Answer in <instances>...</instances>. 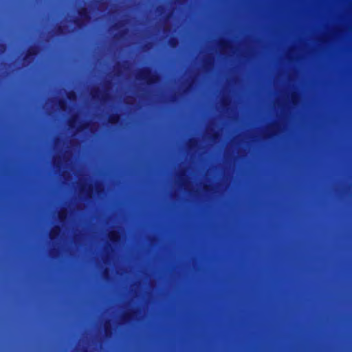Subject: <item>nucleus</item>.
<instances>
[{"mask_svg": "<svg viewBox=\"0 0 352 352\" xmlns=\"http://www.w3.org/2000/svg\"><path fill=\"white\" fill-rule=\"evenodd\" d=\"M60 230L61 229L60 226H56L55 227H54L50 232V239L54 240L56 239L59 236Z\"/></svg>", "mask_w": 352, "mask_h": 352, "instance_id": "8", "label": "nucleus"}, {"mask_svg": "<svg viewBox=\"0 0 352 352\" xmlns=\"http://www.w3.org/2000/svg\"><path fill=\"white\" fill-rule=\"evenodd\" d=\"M172 100L173 101H175L176 100V96L175 95L172 96Z\"/></svg>", "mask_w": 352, "mask_h": 352, "instance_id": "29", "label": "nucleus"}, {"mask_svg": "<svg viewBox=\"0 0 352 352\" xmlns=\"http://www.w3.org/2000/svg\"><path fill=\"white\" fill-rule=\"evenodd\" d=\"M79 18H76L73 22L78 29L83 28L87 22L91 20V14L88 9L85 7H81L78 10Z\"/></svg>", "mask_w": 352, "mask_h": 352, "instance_id": "2", "label": "nucleus"}, {"mask_svg": "<svg viewBox=\"0 0 352 352\" xmlns=\"http://www.w3.org/2000/svg\"><path fill=\"white\" fill-rule=\"evenodd\" d=\"M184 175V172H180L179 173V177L182 178V177Z\"/></svg>", "mask_w": 352, "mask_h": 352, "instance_id": "31", "label": "nucleus"}, {"mask_svg": "<svg viewBox=\"0 0 352 352\" xmlns=\"http://www.w3.org/2000/svg\"><path fill=\"white\" fill-rule=\"evenodd\" d=\"M77 120V116L74 115L72 116L68 120V126L69 129H73L76 128V123Z\"/></svg>", "mask_w": 352, "mask_h": 352, "instance_id": "11", "label": "nucleus"}, {"mask_svg": "<svg viewBox=\"0 0 352 352\" xmlns=\"http://www.w3.org/2000/svg\"><path fill=\"white\" fill-rule=\"evenodd\" d=\"M67 211L66 209H62L58 214V217L60 221L63 222L67 219Z\"/></svg>", "mask_w": 352, "mask_h": 352, "instance_id": "10", "label": "nucleus"}, {"mask_svg": "<svg viewBox=\"0 0 352 352\" xmlns=\"http://www.w3.org/2000/svg\"><path fill=\"white\" fill-rule=\"evenodd\" d=\"M96 191L98 193H100L102 191V189L100 188V187L99 186H96Z\"/></svg>", "mask_w": 352, "mask_h": 352, "instance_id": "28", "label": "nucleus"}, {"mask_svg": "<svg viewBox=\"0 0 352 352\" xmlns=\"http://www.w3.org/2000/svg\"><path fill=\"white\" fill-rule=\"evenodd\" d=\"M197 144H198V141L196 139H195V138L190 139L188 144V147L189 149L194 148L197 146Z\"/></svg>", "mask_w": 352, "mask_h": 352, "instance_id": "13", "label": "nucleus"}, {"mask_svg": "<svg viewBox=\"0 0 352 352\" xmlns=\"http://www.w3.org/2000/svg\"><path fill=\"white\" fill-rule=\"evenodd\" d=\"M203 188L204 190L206 192H209L212 190V186L209 184H204Z\"/></svg>", "mask_w": 352, "mask_h": 352, "instance_id": "21", "label": "nucleus"}, {"mask_svg": "<svg viewBox=\"0 0 352 352\" xmlns=\"http://www.w3.org/2000/svg\"><path fill=\"white\" fill-rule=\"evenodd\" d=\"M107 98V94H104L102 96L101 100H104H104H106Z\"/></svg>", "mask_w": 352, "mask_h": 352, "instance_id": "26", "label": "nucleus"}, {"mask_svg": "<svg viewBox=\"0 0 352 352\" xmlns=\"http://www.w3.org/2000/svg\"><path fill=\"white\" fill-rule=\"evenodd\" d=\"M219 45L222 51L230 47V43L226 40H221L219 43Z\"/></svg>", "mask_w": 352, "mask_h": 352, "instance_id": "12", "label": "nucleus"}, {"mask_svg": "<svg viewBox=\"0 0 352 352\" xmlns=\"http://www.w3.org/2000/svg\"><path fill=\"white\" fill-rule=\"evenodd\" d=\"M217 136H218V135H217V133H214V134L212 135V138H216Z\"/></svg>", "mask_w": 352, "mask_h": 352, "instance_id": "30", "label": "nucleus"}, {"mask_svg": "<svg viewBox=\"0 0 352 352\" xmlns=\"http://www.w3.org/2000/svg\"><path fill=\"white\" fill-rule=\"evenodd\" d=\"M58 104L61 110H65L67 107V102L63 99H60L58 102Z\"/></svg>", "mask_w": 352, "mask_h": 352, "instance_id": "14", "label": "nucleus"}, {"mask_svg": "<svg viewBox=\"0 0 352 352\" xmlns=\"http://www.w3.org/2000/svg\"><path fill=\"white\" fill-rule=\"evenodd\" d=\"M101 91L100 89L98 87L94 88L91 89L90 92V95L94 100H98L100 99V94Z\"/></svg>", "mask_w": 352, "mask_h": 352, "instance_id": "9", "label": "nucleus"}, {"mask_svg": "<svg viewBox=\"0 0 352 352\" xmlns=\"http://www.w3.org/2000/svg\"><path fill=\"white\" fill-rule=\"evenodd\" d=\"M164 10V7L160 6L157 8V11L162 12Z\"/></svg>", "mask_w": 352, "mask_h": 352, "instance_id": "27", "label": "nucleus"}, {"mask_svg": "<svg viewBox=\"0 0 352 352\" xmlns=\"http://www.w3.org/2000/svg\"><path fill=\"white\" fill-rule=\"evenodd\" d=\"M107 273V270H104V274H106Z\"/></svg>", "mask_w": 352, "mask_h": 352, "instance_id": "34", "label": "nucleus"}, {"mask_svg": "<svg viewBox=\"0 0 352 352\" xmlns=\"http://www.w3.org/2000/svg\"><path fill=\"white\" fill-rule=\"evenodd\" d=\"M120 114L118 113H113L109 116L108 122L111 125H116L120 122Z\"/></svg>", "mask_w": 352, "mask_h": 352, "instance_id": "7", "label": "nucleus"}, {"mask_svg": "<svg viewBox=\"0 0 352 352\" xmlns=\"http://www.w3.org/2000/svg\"><path fill=\"white\" fill-rule=\"evenodd\" d=\"M222 104L223 107H226L227 105L229 104V102H228L226 100L223 99L222 101Z\"/></svg>", "mask_w": 352, "mask_h": 352, "instance_id": "25", "label": "nucleus"}, {"mask_svg": "<svg viewBox=\"0 0 352 352\" xmlns=\"http://www.w3.org/2000/svg\"><path fill=\"white\" fill-rule=\"evenodd\" d=\"M104 334H105L106 337L110 338V337H111L113 336V327L111 325V321L109 320H107L104 322Z\"/></svg>", "mask_w": 352, "mask_h": 352, "instance_id": "6", "label": "nucleus"}, {"mask_svg": "<svg viewBox=\"0 0 352 352\" xmlns=\"http://www.w3.org/2000/svg\"><path fill=\"white\" fill-rule=\"evenodd\" d=\"M64 29V27L62 25L57 26L55 30L56 34L63 35L65 34Z\"/></svg>", "mask_w": 352, "mask_h": 352, "instance_id": "19", "label": "nucleus"}, {"mask_svg": "<svg viewBox=\"0 0 352 352\" xmlns=\"http://www.w3.org/2000/svg\"><path fill=\"white\" fill-rule=\"evenodd\" d=\"M38 52L39 50L37 45H31L29 47L25 52V56L23 57V61L27 65L32 63L34 58L38 55Z\"/></svg>", "mask_w": 352, "mask_h": 352, "instance_id": "3", "label": "nucleus"}, {"mask_svg": "<svg viewBox=\"0 0 352 352\" xmlns=\"http://www.w3.org/2000/svg\"><path fill=\"white\" fill-rule=\"evenodd\" d=\"M121 23H116L113 25V28L115 30H118L122 26Z\"/></svg>", "mask_w": 352, "mask_h": 352, "instance_id": "23", "label": "nucleus"}, {"mask_svg": "<svg viewBox=\"0 0 352 352\" xmlns=\"http://www.w3.org/2000/svg\"><path fill=\"white\" fill-rule=\"evenodd\" d=\"M60 162H61V159H60V157H58V160L54 159V166H56V167H59V166H60Z\"/></svg>", "mask_w": 352, "mask_h": 352, "instance_id": "22", "label": "nucleus"}, {"mask_svg": "<svg viewBox=\"0 0 352 352\" xmlns=\"http://www.w3.org/2000/svg\"><path fill=\"white\" fill-rule=\"evenodd\" d=\"M67 98L71 101L74 100L76 98V94L74 91H69L67 93Z\"/></svg>", "mask_w": 352, "mask_h": 352, "instance_id": "18", "label": "nucleus"}, {"mask_svg": "<svg viewBox=\"0 0 352 352\" xmlns=\"http://www.w3.org/2000/svg\"><path fill=\"white\" fill-rule=\"evenodd\" d=\"M136 78L144 81L148 85H153L157 83L159 80L158 76L153 73L151 68L148 67L140 69L136 75Z\"/></svg>", "mask_w": 352, "mask_h": 352, "instance_id": "1", "label": "nucleus"}, {"mask_svg": "<svg viewBox=\"0 0 352 352\" xmlns=\"http://www.w3.org/2000/svg\"><path fill=\"white\" fill-rule=\"evenodd\" d=\"M84 189H85V186H82L81 188H80V191L81 192L84 191Z\"/></svg>", "mask_w": 352, "mask_h": 352, "instance_id": "32", "label": "nucleus"}, {"mask_svg": "<svg viewBox=\"0 0 352 352\" xmlns=\"http://www.w3.org/2000/svg\"><path fill=\"white\" fill-rule=\"evenodd\" d=\"M168 43L170 47H175L178 44V40L175 37H171L168 41Z\"/></svg>", "mask_w": 352, "mask_h": 352, "instance_id": "16", "label": "nucleus"}, {"mask_svg": "<svg viewBox=\"0 0 352 352\" xmlns=\"http://www.w3.org/2000/svg\"><path fill=\"white\" fill-rule=\"evenodd\" d=\"M6 45L0 44V52H3L6 50Z\"/></svg>", "mask_w": 352, "mask_h": 352, "instance_id": "24", "label": "nucleus"}, {"mask_svg": "<svg viewBox=\"0 0 352 352\" xmlns=\"http://www.w3.org/2000/svg\"><path fill=\"white\" fill-rule=\"evenodd\" d=\"M298 99V95L296 93H293L292 94V100L294 104H296Z\"/></svg>", "mask_w": 352, "mask_h": 352, "instance_id": "20", "label": "nucleus"}, {"mask_svg": "<svg viewBox=\"0 0 352 352\" xmlns=\"http://www.w3.org/2000/svg\"><path fill=\"white\" fill-rule=\"evenodd\" d=\"M274 135V133H272V132H271V133H270V135H269V136H272V135Z\"/></svg>", "mask_w": 352, "mask_h": 352, "instance_id": "33", "label": "nucleus"}, {"mask_svg": "<svg viewBox=\"0 0 352 352\" xmlns=\"http://www.w3.org/2000/svg\"><path fill=\"white\" fill-rule=\"evenodd\" d=\"M108 238L111 242L117 244L120 241V234L118 231L111 230L108 234Z\"/></svg>", "mask_w": 352, "mask_h": 352, "instance_id": "5", "label": "nucleus"}, {"mask_svg": "<svg viewBox=\"0 0 352 352\" xmlns=\"http://www.w3.org/2000/svg\"><path fill=\"white\" fill-rule=\"evenodd\" d=\"M135 313L136 311L134 310H130L124 312L121 318L122 323L126 324L130 322L133 319V316Z\"/></svg>", "mask_w": 352, "mask_h": 352, "instance_id": "4", "label": "nucleus"}, {"mask_svg": "<svg viewBox=\"0 0 352 352\" xmlns=\"http://www.w3.org/2000/svg\"><path fill=\"white\" fill-rule=\"evenodd\" d=\"M89 122H85L83 123H81L78 127L77 128V130L78 131H84V130H86L88 129V127L89 126Z\"/></svg>", "mask_w": 352, "mask_h": 352, "instance_id": "15", "label": "nucleus"}, {"mask_svg": "<svg viewBox=\"0 0 352 352\" xmlns=\"http://www.w3.org/2000/svg\"><path fill=\"white\" fill-rule=\"evenodd\" d=\"M93 192H94V186H93V185L90 184L86 190L87 197L88 198L92 197Z\"/></svg>", "mask_w": 352, "mask_h": 352, "instance_id": "17", "label": "nucleus"}]
</instances>
